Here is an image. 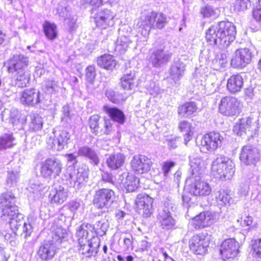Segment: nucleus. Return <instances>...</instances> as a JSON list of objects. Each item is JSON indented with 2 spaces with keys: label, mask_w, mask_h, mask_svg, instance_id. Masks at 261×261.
Instances as JSON below:
<instances>
[{
  "label": "nucleus",
  "mask_w": 261,
  "mask_h": 261,
  "mask_svg": "<svg viewBox=\"0 0 261 261\" xmlns=\"http://www.w3.org/2000/svg\"><path fill=\"white\" fill-rule=\"evenodd\" d=\"M236 28L229 21H221L211 25L206 32L205 39L211 45H219L227 47L234 41Z\"/></svg>",
  "instance_id": "1"
},
{
  "label": "nucleus",
  "mask_w": 261,
  "mask_h": 261,
  "mask_svg": "<svg viewBox=\"0 0 261 261\" xmlns=\"http://www.w3.org/2000/svg\"><path fill=\"white\" fill-rule=\"evenodd\" d=\"M0 208L3 219L8 221L12 229H15L21 224L23 215L18 213L15 203V197L12 193L7 192L1 195Z\"/></svg>",
  "instance_id": "2"
},
{
  "label": "nucleus",
  "mask_w": 261,
  "mask_h": 261,
  "mask_svg": "<svg viewBox=\"0 0 261 261\" xmlns=\"http://www.w3.org/2000/svg\"><path fill=\"white\" fill-rule=\"evenodd\" d=\"M29 63L28 57L22 54L13 56L8 62V71L16 72V85L18 87H25L29 82L30 77L25 71Z\"/></svg>",
  "instance_id": "3"
},
{
  "label": "nucleus",
  "mask_w": 261,
  "mask_h": 261,
  "mask_svg": "<svg viewBox=\"0 0 261 261\" xmlns=\"http://www.w3.org/2000/svg\"><path fill=\"white\" fill-rule=\"evenodd\" d=\"M167 23L166 16L161 13L151 12L141 17L137 22L138 33L147 38L151 29H162Z\"/></svg>",
  "instance_id": "4"
},
{
  "label": "nucleus",
  "mask_w": 261,
  "mask_h": 261,
  "mask_svg": "<svg viewBox=\"0 0 261 261\" xmlns=\"http://www.w3.org/2000/svg\"><path fill=\"white\" fill-rule=\"evenodd\" d=\"M235 172V165L228 157L222 155L215 159L211 165V174L216 178L230 179Z\"/></svg>",
  "instance_id": "5"
},
{
  "label": "nucleus",
  "mask_w": 261,
  "mask_h": 261,
  "mask_svg": "<svg viewBox=\"0 0 261 261\" xmlns=\"http://www.w3.org/2000/svg\"><path fill=\"white\" fill-rule=\"evenodd\" d=\"M186 182L190 193L194 196L205 197L211 193L212 188L210 184L202 180L200 176H190Z\"/></svg>",
  "instance_id": "6"
},
{
  "label": "nucleus",
  "mask_w": 261,
  "mask_h": 261,
  "mask_svg": "<svg viewBox=\"0 0 261 261\" xmlns=\"http://www.w3.org/2000/svg\"><path fill=\"white\" fill-rule=\"evenodd\" d=\"M223 139V136L217 132H212L205 134L199 144L201 152L205 153L214 152L222 146Z\"/></svg>",
  "instance_id": "7"
},
{
  "label": "nucleus",
  "mask_w": 261,
  "mask_h": 261,
  "mask_svg": "<svg viewBox=\"0 0 261 261\" xmlns=\"http://www.w3.org/2000/svg\"><path fill=\"white\" fill-rule=\"evenodd\" d=\"M61 162L56 158H48L40 163V173L46 179H54L59 176L62 170Z\"/></svg>",
  "instance_id": "8"
},
{
  "label": "nucleus",
  "mask_w": 261,
  "mask_h": 261,
  "mask_svg": "<svg viewBox=\"0 0 261 261\" xmlns=\"http://www.w3.org/2000/svg\"><path fill=\"white\" fill-rule=\"evenodd\" d=\"M242 104L235 97L227 96L223 97L219 105V110L225 116H233L239 114L241 110Z\"/></svg>",
  "instance_id": "9"
},
{
  "label": "nucleus",
  "mask_w": 261,
  "mask_h": 261,
  "mask_svg": "<svg viewBox=\"0 0 261 261\" xmlns=\"http://www.w3.org/2000/svg\"><path fill=\"white\" fill-rule=\"evenodd\" d=\"M210 243V236L207 232L194 235L189 241V247L196 254L204 255L207 251Z\"/></svg>",
  "instance_id": "10"
},
{
  "label": "nucleus",
  "mask_w": 261,
  "mask_h": 261,
  "mask_svg": "<svg viewBox=\"0 0 261 261\" xmlns=\"http://www.w3.org/2000/svg\"><path fill=\"white\" fill-rule=\"evenodd\" d=\"M70 135L66 130L54 132L47 139L48 147L61 151L67 146L70 142Z\"/></svg>",
  "instance_id": "11"
},
{
  "label": "nucleus",
  "mask_w": 261,
  "mask_h": 261,
  "mask_svg": "<svg viewBox=\"0 0 261 261\" xmlns=\"http://www.w3.org/2000/svg\"><path fill=\"white\" fill-rule=\"evenodd\" d=\"M115 193L109 189H101L96 191L93 203L98 208L107 210L114 199Z\"/></svg>",
  "instance_id": "12"
},
{
  "label": "nucleus",
  "mask_w": 261,
  "mask_h": 261,
  "mask_svg": "<svg viewBox=\"0 0 261 261\" xmlns=\"http://www.w3.org/2000/svg\"><path fill=\"white\" fill-rule=\"evenodd\" d=\"M218 219L217 214L210 211L200 213L193 218L191 224L195 229L204 228L211 226Z\"/></svg>",
  "instance_id": "13"
},
{
  "label": "nucleus",
  "mask_w": 261,
  "mask_h": 261,
  "mask_svg": "<svg viewBox=\"0 0 261 261\" xmlns=\"http://www.w3.org/2000/svg\"><path fill=\"white\" fill-rule=\"evenodd\" d=\"M153 199L145 193L138 195L135 200L137 211L144 217H149L153 213Z\"/></svg>",
  "instance_id": "14"
},
{
  "label": "nucleus",
  "mask_w": 261,
  "mask_h": 261,
  "mask_svg": "<svg viewBox=\"0 0 261 261\" xmlns=\"http://www.w3.org/2000/svg\"><path fill=\"white\" fill-rule=\"evenodd\" d=\"M172 204L165 203L164 207L160 210L157 216V221L160 224L161 227L165 230L171 229L174 227L176 221L171 215L169 208L172 209Z\"/></svg>",
  "instance_id": "15"
},
{
  "label": "nucleus",
  "mask_w": 261,
  "mask_h": 261,
  "mask_svg": "<svg viewBox=\"0 0 261 261\" xmlns=\"http://www.w3.org/2000/svg\"><path fill=\"white\" fill-rule=\"evenodd\" d=\"M252 56V53L249 49H238L232 57L231 65L235 68H242L250 63Z\"/></svg>",
  "instance_id": "16"
},
{
  "label": "nucleus",
  "mask_w": 261,
  "mask_h": 261,
  "mask_svg": "<svg viewBox=\"0 0 261 261\" xmlns=\"http://www.w3.org/2000/svg\"><path fill=\"white\" fill-rule=\"evenodd\" d=\"M239 244L234 239H228L223 242L220 252L224 260L233 259L239 253Z\"/></svg>",
  "instance_id": "17"
},
{
  "label": "nucleus",
  "mask_w": 261,
  "mask_h": 261,
  "mask_svg": "<svg viewBox=\"0 0 261 261\" xmlns=\"http://www.w3.org/2000/svg\"><path fill=\"white\" fill-rule=\"evenodd\" d=\"M2 117L3 120H9L13 125L17 128L22 127L27 121L25 116L14 108L5 109L2 112Z\"/></svg>",
  "instance_id": "18"
},
{
  "label": "nucleus",
  "mask_w": 261,
  "mask_h": 261,
  "mask_svg": "<svg viewBox=\"0 0 261 261\" xmlns=\"http://www.w3.org/2000/svg\"><path fill=\"white\" fill-rule=\"evenodd\" d=\"M116 14L111 10L101 9L99 11L95 17L96 25L102 29H106L114 23Z\"/></svg>",
  "instance_id": "19"
},
{
  "label": "nucleus",
  "mask_w": 261,
  "mask_h": 261,
  "mask_svg": "<svg viewBox=\"0 0 261 261\" xmlns=\"http://www.w3.org/2000/svg\"><path fill=\"white\" fill-rule=\"evenodd\" d=\"M130 165L134 172L138 174H143L150 170L152 162L146 156L136 155L131 160Z\"/></svg>",
  "instance_id": "20"
},
{
  "label": "nucleus",
  "mask_w": 261,
  "mask_h": 261,
  "mask_svg": "<svg viewBox=\"0 0 261 261\" xmlns=\"http://www.w3.org/2000/svg\"><path fill=\"white\" fill-rule=\"evenodd\" d=\"M260 153L259 150L251 146H244L240 154L241 162L246 165L254 164L260 159Z\"/></svg>",
  "instance_id": "21"
},
{
  "label": "nucleus",
  "mask_w": 261,
  "mask_h": 261,
  "mask_svg": "<svg viewBox=\"0 0 261 261\" xmlns=\"http://www.w3.org/2000/svg\"><path fill=\"white\" fill-rule=\"evenodd\" d=\"M43 99V95L35 89H25L20 97L21 102L28 106H35L41 102Z\"/></svg>",
  "instance_id": "22"
},
{
  "label": "nucleus",
  "mask_w": 261,
  "mask_h": 261,
  "mask_svg": "<svg viewBox=\"0 0 261 261\" xmlns=\"http://www.w3.org/2000/svg\"><path fill=\"white\" fill-rule=\"evenodd\" d=\"M79 250L82 254L90 257L96 253L97 249L99 246V238H94L92 240H78Z\"/></svg>",
  "instance_id": "23"
},
{
  "label": "nucleus",
  "mask_w": 261,
  "mask_h": 261,
  "mask_svg": "<svg viewBox=\"0 0 261 261\" xmlns=\"http://www.w3.org/2000/svg\"><path fill=\"white\" fill-rule=\"evenodd\" d=\"M253 120V119L250 117L240 120L233 127L234 133L241 136L244 133H247L256 130L257 125Z\"/></svg>",
  "instance_id": "24"
},
{
  "label": "nucleus",
  "mask_w": 261,
  "mask_h": 261,
  "mask_svg": "<svg viewBox=\"0 0 261 261\" xmlns=\"http://www.w3.org/2000/svg\"><path fill=\"white\" fill-rule=\"evenodd\" d=\"M139 180L135 175L124 172L118 179V182L124 187L127 192H130L136 190L139 185Z\"/></svg>",
  "instance_id": "25"
},
{
  "label": "nucleus",
  "mask_w": 261,
  "mask_h": 261,
  "mask_svg": "<svg viewBox=\"0 0 261 261\" xmlns=\"http://www.w3.org/2000/svg\"><path fill=\"white\" fill-rule=\"evenodd\" d=\"M76 236L78 240H92L94 238H99L94 226L88 223H83L79 227Z\"/></svg>",
  "instance_id": "26"
},
{
  "label": "nucleus",
  "mask_w": 261,
  "mask_h": 261,
  "mask_svg": "<svg viewBox=\"0 0 261 261\" xmlns=\"http://www.w3.org/2000/svg\"><path fill=\"white\" fill-rule=\"evenodd\" d=\"M57 244L51 241L45 242L40 246L38 251V255L43 260L53 258L56 253Z\"/></svg>",
  "instance_id": "27"
},
{
  "label": "nucleus",
  "mask_w": 261,
  "mask_h": 261,
  "mask_svg": "<svg viewBox=\"0 0 261 261\" xmlns=\"http://www.w3.org/2000/svg\"><path fill=\"white\" fill-rule=\"evenodd\" d=\"M186 65L180 60L174 61L169 69V78L175 83L178 82L184 75Z\"/></svg>",
  "instance_id": "28"
},
{
  "label": "nucleus",
  "mask_w": 261,
  "mask_h": 261,
  "mask_svg": "<svg viewBox=\"0 0 261 261\" xmlns=\"http://www.w3.org/2000/svg\"><path fill=\"white\" fill-rule=\"evenodd\" d=\"M189 162L192 173L191 176H200L205 168L204 160L199 155L193 154L190 156Z\"/></svg>",
  "instance_id": "29"
},
{
  "label": "nucleus",
  "mask_w": 261,
  "mask_h": 261,
  "mask_svg": "<svg viewBox=\"0 0 261 261\" xmlns=\"http://www.w3.org/2000/svg\"><path fill=\"white\" fill-rule=\"evenodd\" d=\"M244 79L240 74H233L227 80L226 88L232 94H235L241 91L243 88Z\"/></svg>",
  "instance_id": "30"
},
{
  "label": "nucleus",
  "mask_w": 261,
  "mask_h": 261,
  "mask_svg": "<svg viewBox=\"0 0 261 261\" xmlns=\"http://www.w3.org/2000/svg\"><path fill=\"white\" fill-rule=\"evenodd\" d=\"M67 197V190L61 186L52 190L49 194L51 203L58 205L62 204L66 200Z\"/></svg>",
  "instance_id": "31"
},
{
  "label": "nucleus",
  "mask_w": 261,
  "mask_h": 261,
  "mask_svg": "<svg viewBox=\"0 0 261 261\" xmlns=\"http://www.w3.org/2000/svg\"><path fill=\"white\" fill-rule=\"evenodd\" d=\"M171 55L163 49L155 50L150 57V61L154 67H159L167 63L170 59Z\"/></svg>",
  "instance_id": "32"
},
{
  "label": "nucleus",
  "mask_w": 261,
  "mask_h": 261,
  "mask_svg": "<svg viewBox=\"0 0 261 261\" xmlns=\"http://www.w3.org/2000/svg\"><path fill=\"white\" fill-rule=\"evenodd\" d=\"M77 154L80 156L88 158L94 165H97L99 163V159L95 151L87 146L80 147Z\"/></svg>",
  "instance_id": "33"
},
{
  "label": "nucleus",
  "mask_w": 261,
  "mask_h": 261,
  "mask_svg": "<svg viewBox=\"0 0 261 261\" xmlns=\"http://www.w3.org/2000/svg\"><path fill=\"white\" fill-rule=\"evenodd\" d=\"M124 161V155L122 153H117L110 155L107 159L106 163L111 169L116 170L123 166Z\"/></svg>",
  "instance_id": "34"
},
{
  "label": "nucleus",
  "mask_w": 261,
  "mask_h": 261,
  "mask_svg": "<svg viewBox=\"0 0 261 261\" xmlns=\"http://www.w3.org/2000/svg\"><path fill=\"white\" fill-rule=\"evenodd\" d=\"M88 179V169L87 167L79 168L76 175L75 179L74 178V187L76 189H81L85 185Z\"/></svg>",
  "instance_id": "35"
},
{
  "label": "nucleus",
  "mask_w": 261,
  "mask_h": 261,
  "mask_svg": "<svg viewBox=\"0 0 261 261\" xmlns=\"http://www.w3.org/2000/svg\"><path fill=\"white\" fill-rule=\"evenodd\" d=\"M103 110L113 120L120 124L123 123L125 117L123 113L121 110L114 107H110L108 106H105L103 107Z\"/></svg>",
  "instance_id": "36"
},
{
  "label": "nucleus",
  "mask_w": 261,
  "mask_h": 261,
  "mask_svg": "<svg viewBox=\"0 0 261 261\" xmlns=\"http://www.w3.org/2000/svg\"><path fill=\"white\" fill-rule=\"evenodd\" d=\"M178 127L181 132L183 133L185 144L190 141L194 133V128L191 123L187 121H182L178 125Z\"/></svg>",
  "instance_id": "37"
},
{
  "label": "nucleus",
  "mask_w": 261,
  "mask_h": 261,
  "mask_svg": "<svg viewBox=\"0 0 261 261\" xmlns=\"http://www.w3.org/2000/svg\"><path fill=\"white\" fill-rule=\"evenodd\" d=\"M136 76L133 72L124 74L121 78V86L126 90L133 89L136 86Z\"/></svg>",
  "instance_id": "38"
},
{
  "label": "nucleus",
  "mask_w": 261,
  "mask_h": 261,
  "mask_svg": "<svg viewBox=\"0 0 261 261\" xmlns=\"http://www.w3.org/2000/svg\"><path fill=\"white\" fill-rule=\"evenodd\" d=\"M216 200L220 205L230 204L232 201L231 191L228 189H222L216 193Z\"/></svg>",
  "instance_id": "39"
},
{
  "label": "nucleus",
  "mask_w": 261,
  "mask_h": 261,
  "mask_svg": "<svg viewBox=\"0 0 261 261\" xmlns=\"http://www.w3.org/2000/svg\"><path fill=\"white\" fill-rule=\"evenodd\" d=\"M97 64L105 69L112 70L115 67L116 62L112 55H104L98 58Z\"/></svg>",
  "instance_id": "40"
},
{
  "label": "nucleus",
  "mask_w": 261,
  "mask_h": 261,
  "mask_svg": "<svg viewBox=\"0 0 261 261\" xmlns=\"http://www.w3.org/2000/svg\"><path fill=\"white\" fill-rule=\"evenodd\" d=\"M50 229L53 237L51 241L56 244L61 243L66 235V230L59 224L53 225Z\"/></svg>",
  "instance_id": "41"
},
{
  "label": "nucleus",
  "mask_w": 261,
  "mask_h": 261,
  "mask_svg": "<svg viewBox=\"0 0 261 261\" xmlns=\"http://www.w3.org/2000/svg\"><path fill=\"white\" fill-rule=\"evenodd\" d=\"M197 108L194 102H187L178 108V114L182 117L191 116L196 112Z\"/></svg>",
  "instance_id": "42"
},
{
  "label": "nucleus",
  "mask_w": 261,
  "mask_h": 261,
  "mask_svg": "<svg viewBox=\"0 0 261 261\" xmlns=\"http://www.w3.org/2000/svg\"><path fill=\"white\" fill-rule=\"evenodd\" d=\"M15 145V138L12 134L6 133L0 137V150L10 148Z\"/></svg>",
  "instance_id": "43"
},
{
  "label": "nucleus",
  "mask_w": 261,
  "mask_h": 261,
  "mask_svg": "<svg viewBox=\"0 0 261 261\" xmlns=\"http://www.w3.org/2000/svg\"><path fill=\"white\" fill-rule=\"evenodd\" d=\"M130 42L129 38L125 36L119 37L116 42L115 51L120 54L124 53L127 49Z\"/></svg>",
  "instance_id": "44"
},
{
  "label": "nucleus",
  "mask_w": 261,
  "mask_h": 261,
  "mask_svg": "<svg viewBox=\"0 0 261 261\" xmlns=\"http://www.w3.org/2000/svg\"><path fill=\"white\" fill-rule=\"evenodd\" d=\"M20 174L16 170H11L7 172L6 184L8 187L16 186L19 180Z\"/></svg>",
  "instance_id": "45"
},
{
  "label": "nucleus",
  "mask_w": 261,
  "mask_h": 261,
  "mask_svg": "<svg viewBox=\"0 0 261 261\" xmlns=\"http://www.w3.org/2000/svg\"><path fill=\"white\" fill-rule=\"evenodd\" d=\"M43 30L45 36L48 39L54 40L56 38L58 31L55 23L45 21L43 24Z\"/></svg>",
  "instance_id": "46"
},
{
  "label": "nucleus",
  "mask_w": 261,
  "mask_h": 261,
  "mask_svg": "<svg viewBox=\"0 0 261 261\" xmlns=\"http://www.w3.org/2000/svg\"><path fill=\"white\" fill-rule=\"evenodd\" d=\"M59 89V86L57 82L48 79L44 82L42 87V90L47 94H51L56 93Z\"/></svg>",
  "instance_id": "47"
},
{
  "label": "nucleus",
  "mask_w": 261,
  "mask_h": 261,
  "mask_svg": "<svg viewBox=\"0 0 261 261\" xmlns=\"http://www.w3.org/2000/svg\"><path fill=\"white\" fill-rule=\"evenodd\" d=\"M43 119L38 114H34L31 116L30 128L34 131H38L42 128Z\"/></svg>",
  "instance_id": "48"
},
{
  "label": "nucleus",
  "mask_w": 261,
  "mask_h": 261,
  "mask_svg": "<svg viewBox=\"0 0 261 261\" xmlns=\"http://www.w3.org/2000/svg\"><path fill=\"white\" fill-rule=\"evenodd\" d=\"M43 189V185L37 179H31L29 181V185L27 188L30 193H37Z\"/></svg>",
  "instance_id": "49"
},
{
  "label": "nucleus",
  "mask_w": 261,
  "mask_h": 261,
  "mask_svg": "<svg viewBox=\"0 0 261 261\" xmlns=\"http://www.w3.org/2000/svg\"><path fill=\"white\" fill-rule=\"evenodd\" d=\"M217 9L214 8L211 6L206 5L201 7L200 9V14L204 18H209L216 16L217 15Z\"/></svg>",
  "instance_id": "50"
},
{
  "label": "nucleus",
  "mask_w": 261,
  "mask_h": 261,
  "mask_svg": "<svg viewBox=\"0 0 261 261\" xmlns=\"http://www.w3.org/2000/svg\"><path fill=\"white\" fill-rule=\"evenodd\" d=\"M145 87L147 92L153 97H156L163 91V90L161 89L153 82H151L149 85H146Z\"/></svg>",
  "instance_id": "51"
},
{
  "label": "nucleus",
  "mask_w": 261,
  "mask_h": 261,
  "mask_svg": "<svg viewBox=\"0 0 261 261\" xmlns=\"http://www.w3.org/2000/svg\"><path fill=\"white\" fill-rule=\"evenodd\" d=\"M99 119V116L98 115H93L91 116L89 119V126L93 133H96L98 130Z\"/></svg>",
  "instance_id": "52"
},
{
  "label": "nucleus",
  "mask_w": 261,
  "mask_h": 261,
  "mask_svg": "<svg viewBox=\"0 0 261 261\" xmlns=\"http://www.w3.org/2000/svg\"><path fill=\"white\" fill-rule=\"evenodd\" d=\"M252 249L254 254L261 258V239L252 241Z\"/></svg>",
  "instance_id": "53"
},
{
  "label": "nucleus",
  "mask_w": 261,
  "mask_h": 261,
  "mask_svg": "<svg viewBox=\"0 0 261 261\" xmlns=\"http://www.w3.org/2000/svg\"><path fill=\"white\" fill-rule=\"evenodd\" d=\"M96 231L97 234L99 233L100 234H103L107 231L109 225L107 221L103 220L98 221L96 223Z\"/></svg>",
  "instance_id": "54"
},
{
  "label": "nucleus",
  "mask_w": 261,
  "mask_h": 261,
  "mask_svg": "<svg viewBox=\"0 0 261 261\" xmlns=\"http://www.w3.org/2000/svg\"><path fill=\"white\" fill-rule=\"evenodd\" d=\"M96 73L95 67L89 66L86 69V76L87 81L90 83H92L95 77Z\"/></svg>",
  "instance_id": "55"
},
{
  "label": "nucleus",
  "mask_w": 261,
  "mask_h": 261,
  "mask_svg": "<svg viewBox=\"0 0 261 261\" xmlns=\"http://www.w3.org/2000/svg\"><path fill=\"white\" fill-rule=\"evenodd\" d=\"M249 4L248 1L237 0L234 4V9L238 11H244L248 9Z\"/></svg>",
  "instance_id": "56"
},
{
  "label": "nucleus",
  "mask_w": 261,
  "mask_h": 261,
  "mask_svg": "<svg viewBox=\"0 0 261 261\" xmlns=\"http://www.w3.org/2000/svg\"><path fill=\"white\" fill-rule=\"evenodd\" d=\"M23 219H24V217ZM22 224H23L22 226V232L24 234V237L30 236L33 231V227L31 224L29 222H24L23 219H22V222L19 225V228L21 226Z\"/></svg>",
  "instance_id": "57"
},
{
  "label": "nucleus",
  "mask_w": 261,
  "mask_h": 261,
  "mask_svg": "<svg viewBox=\"0 0 261 261\" xmlns=\"http://www.w3.org/2000/svg\"><path fill=\"white\" fill-rule=\"evenodd\" d=\"M175 163L172 161H167L163 163L162 171L165 176H167L171 168L174 167Z\"/></svg>",
  "instance_id": "58"
},
{
  "label": "nucleus",
  "mask_w": 261,
  "mask_h": 261,
  "mask_svg": "<svg viewBox=\"0 0 261 261\" xmlns=\"http://www.w3.org/2000/svg\"><path fill=\"white\" fill-rule=\"evenodd\" d=\"M252 13L254 19L256 21L261 23V8L256 7L253 9Z\"/></svg>",
  "instance_id": "59"
},
{
  "label": "nucleus",
  "mask_w": 261,
  "mask_h": 261,
  "mask_svg": "<svg viewBox=\"0 0 261 261\" xmlns=\"http://www.w3.org/2000/svg\"><path fill=\"white\" fill-rule=\"evenodd\" d=\"M123 245L126 250L133 249V237L130 236L123 239Z\"/></svg>",
  "instance_id": "60"
},
{
  "label": "nucleus",
  "mask_w": 261,
  "mask_h": 261,
  "mask_svg": "<svg viewBox=\"0 0 261 261\" xmlns=\"http://www.w3.org/2000/svg\"><path fill=\"white\" fill-rule=\"evenodd\" d=\"M10 226H11L10 225ZM19 226H18V228L15 229H13L12 228H11V229L13 232H6V233L4 234V237L7 241H8L9 242H11L14 240V239L15 238V235H16L15 231H16L18 229Z\"/></svg>",
  "instance_id": "61"
},
{
  "label": "nucleus",
  "mask_w": 261,
  "mask_h": 261,
  "mask_svg": "<svg viewBox=\"0 0 261 261\" xmlns=\"http://www.w3.org/2000/svg\"><path fill=\"white\" fill-rule=\"evenodd\" d=\"M80 205V202L74 201H71L68 204L69 209L73 214L78 210Z\"/></svg>",
  "instance_id": "62"
},
{
  "label": "nucleus",
  "mask_w": 261,
  "mask_h": 261,
  "mask_svg": "<svg viewBox=\"0 0 261 261\" xmlns=\"http://www.w3.org/2000/svg\"><path fill=\"white\" fill-rule=\"evenodd\" d=\"M112 122L110 119H106L105 121V133L110 134L113 130Z\"/></svg>",
  "instance_id": "63"
},
{
  "label": "nucleus",
  "mask_w": 261,
  "mask_h": 261,
  "mask_svg": "<svg viewBox=\"0 0 261 261\" xmlns=\"http://www.w3.org/2000/svg\"><path fill=\"white\" fill-rule=\"evenodd\" d=\"M86 2L91 5L98 7L104 4L103 0H85Z\"/></svg>",
  "instance_id": "64"
}]
</instances>
